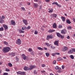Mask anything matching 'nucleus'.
Masks as SVG:
<instances>
[{"instance_id":"obj_1","label":"nucleus","mask_w":75,"mask_h":75,"mask_svg":"<svg viewBox=\"0 0 75 75\" xmlns=\"http://www.w3.org/2000/svg\"><path fill=\"white\" fill-rule=\"evenodd\" d=\"M11 50L10 48L9 47H4L2 49V51L4 53H6L9 51Z\"/></svg>"},{"instance_id":"obj_2","label":"nucleus","mask_w":75,"mask_h":75,"mask_svg":"<svg viewBox=\"0 0 75 75\" xmlns=\"http://www.w3.org/2000/svg\"><path fill=\"white\" fill-rule=\"evenodd\" d=\"M56 34H57V37H59V38H62H62H64V37H64V36H63L62 35L59 33H56Z\"/></svg>"},{"instance_id":"obj_3","label":"nucleus","mask_w":75,"mask_h":75,"mask_svg":"<svg viewBox=\"0 0 75 75\" xmlns=\"http://www.w3.org/2000/svg\"><path fill=\"white\" fill-rule=\"evenodd\" d=\"M17 74L18 75H25V73L23 71H19L17 72Z\"/></svg>"},{"instance_id":"obj_4","label":"nucleus","mask_w":75,"mask_h":75,"mask_svg":"<svg viewBox=\"0 0 75 75\" xmlns=\"http://www.w3.org/2000/svg\"><path fill=\"white\" fill-rule=\"evenodd\" d=\"M16 44H17L18 45H21V40L20 39H18L16 41Z\"/></svg>"},{"instance_id":"obj_5","label":"nucleus","mask_w":75,"mask_h":75,"mask_svg":"<svg viewBox=\"0 0 75 75\" xmlns=\"http://www.w3.org/2000/svg\"><path fill=\"white\" fill-rule=\"evenodd\" d=\"M67 50L68 48L67 47H64V48H63L62 49V51L65 52V51H67Z\"/></svg>"},{"instance_id":"obj_6","label":"nucleus","mask_w":75,"mask_h":75,"mask_svg":"<svg viewBox=\"0 0 75 75\" xmlns=\"http://www.w3.org/2000/svg\"><path fill=\"white\" fill-rule=\"evenodd\" d=\"M23 23H24V24H25V25H27V24H28V23H27V20L23 19Z\"/></svg>"},{"instance_id":"obj_7","label":"nucleus","mask_w":75,"mask_h":75,"mask_svg":"<svg viewBox=\"0 0 75 75\" xmlns=\"http://www.w3.org/2000/svg\"><path fill=\"white\" fill-rule=\"evenodd\" d=\"M50 38H52V36L51 35H47V40H50Z\"/></svg>"},{"instance_id":"obj_8","label":"nucleus","mask_w":75,"mask_h":75,"mask_svg":"<svg viewBox=\"0 0 75 75\" xmlns=\"http://www.w3.org/2000/svg\"><path fill=\"white\" fill-rule=\"evenodd\" d=\"M61 32L62 34H65V33H66V32H67V30L65 29H64L63 30H62Z\"/></svg>"},{"instance_id":"obj_9","label":"nucleus","mask_w":75,"mask_h":75,"mask_svg":"<svg viewBox=\"0 0 75 75\" xmlns=\"http://www.w3.org/2000/svg\"><path fill=\"white\" fill-rule=\"evenodd\" d=\"M3 27L4 28V29L5 30H7L8 29V27L7 26L5 25H3Z\"/></svg>"},{"instance_id":"obj_10","label":"nucleus","mask_w":75,"mask_h":75,"mask_svg":"<svg viewBox=\"0 0 75 75\" xmlns=\"http://www.w3.org/2000/svg\"><path fill=\"white\" fill-rule=\"evenodd\" d=\"M30 68L29 69V70H31L33 68H34L35 67V66H30Z\"/></svg>"},{"instance_id":"obj_11","label":"nucleus","mask_w":75,"mask_h":75,"mask_svg":"<svg viewBox=\"0 0 75 75\" xmlns=\"http://www.w3.org/2000/svg\"><path fill=\"white\" fill-rule=\"evenodd\" d=\"M59 54H60L59 53H52V55L53 57H54L55 55H59Z\"/></svg>"},{"instance_id":"obj_12","label":"nucleus","mask_w":75,"mask_h":75,"mask_svg":"<svg viewBox=\"0 0 75 75\" xmlns=\"http://www.w3.org/2000/svg\"><path fill=\"white\" fill-rule=\"evenodd\" d=\"M29 69L28 67L27 66H25L24 67V69L25 71H28Z\"/></svg>"},{"instance_id":"obj_13","label":"nucleus","mask_w":75,"mask_h":75,"mask_svg":"<svg viewBox=\"0 0 75 75\" xmlns=\"http://www.w3.org/2000/svg\"><path fill=\"white\" fill-rule=\"evenodd\" d=\"M54 44L58 46V41L57 40L55 41L54 42Z\"/></svg>"},{"instance_id":"obj_14","label":"nucleus","mask_w":75,"mask_h":75,"mask_svg":"<svg viewBox=\"0 0 75 75\" xmlns=\"http://www.w3.org/2000/svg\"><path fill=\"white\" fill-rule=\"evenodd\" d=\"M22 58H23V59H24V60H25V59H26V58L27 57L25 55V54H22Z\"/></svg>"},{"instance_id":"obj_15","label":"nucleus","mask_w":75,"mask_h":75,"mask_svg":"<svg viewBox=\"0 0 75 75\" xmlns=\"http://www.w3.org/2000/svg\"><path fill=\"white\" fill-rule=\"evenodd\" d=\"M4 23V20L1 18V17L0 16V23Z\"/></svg>"},{"instance_id":"obj_16","label":"nucleus","mask_w":75,"mask_h":75,"mask_svg":"<svg viewBox=\"0 0 75 75\" xmlns=\"http://www.w3.org/2000/svg\"><path fill=\"white\" fill-rule=\"evenodd\" d=\"M53 28H57V25H56V23H54L53 25Z\"/></svg>"},{"instance_id":"obj_17","label":"nucleus","mask_w":75,"mask_h":75,"mask_svg":"<svg viewBox=\"0 0 75 75\" xmlns=\"http://www.w3.org/2000/svg\"><path fill=\"white\" fill-rule=\"evenodd\" d=\"M55 31V30L50 29L48 31L49 33H53V32H54Z\"/></svg>"},{"instance_id":"obj_18","label":"nucleus","mask_w":75,"mask_h":75,"mask_svg":"<svg viewBox=\"0 0 75 75\" xmlns=\"http://www.w3.org/2000/svg\"><path fill=\"white\" fill-rule=\"evenodd\" d=\"M66 21L67 24H71V22L70 21V20H69L67 19L66 20Z\"/></svg>"},{"instance_id":"obj_19","label":"nucleus","mask_w":75,"mask_h":75,"mask_svg":"<svg viewBox=\"0 0 75 75\" xmlns=\"http://www.w3.org/2000/svg\"><path fill=\"white\" fill-rule=\"evenodd\" d=\"M11 23L12 24V25H15L16 23L13 20H11Z\"/></svg>"},{"instance_id":"obj_20","label":"nucleus","mask_w":75,"mask_h":75,"mask_svg":"<svg viewBox=\"0 0 75 75\" xmlns=\"http://www.w3.org/2000/svg\"><path fill=\"white\" fill-rule=\"evenodd\" d=\"M61 19H62L63 21H65V18L64 17H62Z\"/></svg>"},{"instance_id":"obj_21","label":"nucleus","mask_w":75,"mask_h":75,"mask_svg":"<svg viewBox=\"0 0 75 75\" xmlns=\"http://www.w3.org/2000/svg\"><path fill=\"white\" fill-rule=\"evenodd\" d=\"M62 58L61 57H59L57 59V61H62Z\"/></svg>"},{"instance_id":"obj_22","label":"nucleus","mask_w":75,"mask_h":75,"mask_svg":"<svg viewBox=\"0 0 75 75\" xmlns=\"http://www.w3.org/2000/svg\"><path fill=\"white\" fill-rule=\"evenodd\" d=\"M10 56H12V57H14L15 56V53H11L10 54Z\"/></svg>"},{"instance_id":"obj_23","label":"nucleus","mask_w":75,"mask_h":75,"mask_svg":"<svg viewBox=\"0 0 75 75\" xmlns=\"http://www.w3.org/2000/svg\"><path fill=\"white\" fill-rule=\"evenodd\" d=\"M45 45H47V47H50V46H51V45H50V44H49V43H45Z\"/></svg>"},{"instance_id":"obj_24","label":"nucleus","mask_w":75,"mask_h":75,"mask_svg":"<svg viewBox=\"0 0 75 75\" xmlns=\"http://www.w3.org/2000/svg\"><path fill=\"white\" fill-rule=\"evenodd\" d=\"M73 53V52L72 50H70L69 51H68V54H72V53Z\"/></svg>"},{"instance_id":"obj_25","label":"nucleus","mask_w":75,"mask_h":75,"mask_svg":"<svg viewBox=\"0 0 75 75\" xmlns=\"http://www.w3.org/2000/svg\"><path fill=\"white\" fill-rule=\"evenodd\" d=\"M70 57L71 59H74V57L73 55H71L70 56Z\"/></svg>"},{"instance_id":"obj_26","label":"nucleus","mask_w":75,"mask_h":75,"mask_svg":"<svg viewBox=\"0 0 75 75\" xmlns=\"http://www.w3.org/2000/svg\"><path fill=\"white\" fill-rule=\"evenodd\" d=\"M38 50H41L42 51V50H43V49L42 48H41V47H38Z\"/></svg>"},{"instance_id":"obj_27","label":"nucleus","mask_w":75,"mask_h":75,"mask_svg":"<svg viewBox=\"0 0 75 75\" xmlns=\"http://www.w3.org/2000/svg\"><path fill=\"white\" fill-rule=\"evenodd\" d=\"M34 7H35V8H37V7H38V4H35L34 5Z\"/></svg>"},{"instance_id":"obj_28","label":"nucleus","mask_w":75,"mask_h":75,"mask_svg":"<svg viewBox=\"0 0 75 75\" xmlns=\"http://www.w3.org/2000/svg\"><path fill=\"white\" fill-rule=\"evenodd\" d=\"M8 66H9V67H12V66H13L12 64H11V63H8Z\"/></svg>"},{"instance_id":"obj_29","label":"nucleus","mask_w":75,"mask_h":75,"mask_svg":"<svg viewBox=\"0 0 75 75\" xmlns=\"http://www.w3.org/2000/svg\"><path fill=\"white\" fill-rule=\"evenodd\" d=\"M46 57H48L50 56V54L48 53H45Z\"/></svg>"},{"instance_id":"obj_30","label":"nucleus","mask_w":75,"mask_h":75,"mask_svg":"<svg viewBox=\"0 0 75 75\" xmlns=\"http://www.w3.org/2000/svg\"><path fill=\"white\" fill-rule=\"evenodd\" d=\"M52 4H56V5H58V3L57 2H54L52 3Z\"/></svg>"},{"instance_id":"obj_31","label":"nucleus","mask_w":75,"mask_h":75,"mask_svg":"<svg viewBox=\"0 0 75 75\" xmlns=\"http://www.w3.org/2000/svg\"><path fill=\"white\" fill-rule=\"evenodd\" d=\"M19 33H24V31L21 30H19Z\"/></svg>"},{"instance_id":"obj_32","label":"nucleus","mask_w":75,"mask_h":75,"mask_svg":"<svg viewBox=\"0 0 75 75\" xmlns=\"http://www.w3.org/2000/svg\"><path fill=\"white\" fill-rule=\"evenodd\" d=\"M52 11H53V9H52L50 10V11H49L48 12L49 13H52Z\"/></svg>"},{"instance_id":"obj_33","label":"nucleus","mask_w":75,"mask_h":75,"mask_svg":"<svg viewBox=\"0 0 75 75\" xmlns=\"http://www.w3.org/2000/svg\"><path fill=\"white\" fill-rule=\"evenodd\" d=\"M3 28L2 27V28H0V31H3Z\"/></svg>"},{"instance_id":"obj_34","label":"nucleus","mask_w":75,"mask_h":75,"mask_svg":"<svg viewBox=\"0 0 75 75\" xmlns=\"http://www.w3.org/2000/svg\"><path fill=\"white\" fill-rule=\"evenodd\" d=\"M58 28H62V26L61 25H60L58 26Z\"/></svg>"},{"instance_id":"obj_35","label":"nucleus","mask_w":75,"mask_h":75,"mask_svg":"<svg viewBox=\"0 0 75 75\" xmlns=\"http://www.w3.org/2000/svg\"><path fill=\"white\" fill-rule=\"evenodd\" d=\"M68 29L69 30H71L72 29V27L71 26H69L68 27Z\"/></svg>"},{"instance_id":"obj_36","label":"nucleus","mask_w":75,"mask_h":75,"mask_svg":"<svg viewBox=\"0 0 75 75\" xmlns=\"http://www.w3.org/2000/svg\"><path fill=\"white\" fill-rule=\"evenodd\" d=\"M53 16L55 17V18H56V17H57V15L56 14H53Z\"/></svg>"},{"instance_id":"obj_37","label":"nucleus","mask_w":75,"mask_h":75,"mask_svg":"<svg viewBox=\"0 0 75 75\" xmlns=\"http://www.w3.org/2000/svg\"><path fill=\"white\" fill-rule=\"evenodd\" d=\"M4 43L5 45H8V43L6 41L4 42Z\"/></svg>"},{"instance_id":"obj_38","label":"nucleus","mask_w":75,"mask_h":75,"mask_svg":"<svg viewBox=\"0 0 75 75\" xmlns=\"http://www.w3.org/2000/svg\"><path fill=\"white\" fill-rule=\"evenodd\" d=\"M25 28L27 29V30L29 29L30 28V26H28L27 27V28H26V27H25Z\"/></svg>"},{"instance_id":"obj_39","label":"nucleus","mask_w":75,"mask_h":75,"mask_svg":"<svg viewBox=\"0 0 75 75\" xmlns=\"http://www.w3.org/2000/svg\"><path fill=\"white\" fill-rule=\"evenodd\" d=\"M50 47L52 49H55V47L53 46H51Z\"/></svg>"},{"instance_id":"obj_40","label":"nucleus","mask_w":75,"mask_h":75,"mask_svg":"<svg viewBox=\"0 0 75 75\" xmlns=\"http://www.w3.org/2000/svg\"><path fill=\"white\" fill-rule=\"evenodd\" d=\"M34 33H35V34L37 35V34H38V31H35Z\"/></svg>"},{"instance_id":"obj_41","label":"nucleus","mask_w":75,"mask_h":75,"mask_svg":"<svg viewBox=\"0 0 75 75\" xmlns=\"http://www.w3.org/2000/svg\"><path fill=\"white\" fill-rule=\"evenodd\" d=\"M71 50H72V51H73V52H75V49L74 48H73V49H71Z\"/></svg>"},{"instance_id":"obj_42","label":"nucleus","mask_w":75,"mask_h":75,"mask_svg":"<svg viewBox=\"0 0 75 75\" xmlns=\"http://www.w3.org/2000/svg\"><path fill=\"white\" fill-rule=\"evenodd\" d=\"M59 67H58V66H56V67H55V69L57 70L58 69Z\"/></svg>"},{"instance_id":"obj_43","label":"nucleus","mask_w":75,"mask_h":75,"mask_svg":"<svg viewBox=\"0 0 75 75\" xmlns=\"http://www.w3.org/2000/svg\"><path fill=\"white\" fill-rule=\"evenodd\" d=\"M3 75H8V73H4L3 74Z\"/></svg>"},{"instance_id":"obj_44","label":"nucleus","mask_w":75,"mask_h":75,"mask_svg":"<svg viewBox=\"0 0 75 75\" xmlns=\"http://www.w3.org/2000/svg\"><path fill=\"white\" fill-rule=\"evenodd\" d=\"M1 18H2V19H4V18H5V16H2Z\"/></svg>"},{"instance_id":"obj_45","label":"nucleus","mask_w":75,"mask_h":75,"mask_svg":"<svg viewBox=\"0 0 75 75\" xmlns=\"http://www.w3.org/2000/svg\"><path fill=\"white\" fill-rule=\"evenodd\" d=\"M16 59L17 61H18V60H19V59H18V58H17V57H16Z\"/></svg>"},{"instance_id":"obj_46","label":"nucleus","mask_w":75,"mask_h":75,"mask_svg":"<svg viewBox=\"0 0 75 75\" xmlns=\"http://www.w3.org/2000/svg\"><path fill=\"white\" fill-rule=\"evenodd\" d=\"M10 71V69H6V71H7V72H8Z\"/></svg>"},{"instance_id":"obj_47","label":"nucleus","mask_w":75,"mask_h":75,"mask_svg":"<svg viewBox=\"0 0 75 75\" xmlns=\"http://www.w3.org/2000/svg\"><path fill=\"white\" fill-rule=\"evenodd\" d=\"M28 51L29 52H31V51H32V50H31V49H29L28 50Z\"/></svg>"},{"instance_id":"obj_48","label":"nucleus","mask_w":75,"mask_h":75,"mask_svg":"<svg viewBox=\"0 0 75 75\" xmlns=\"http://www.w3.org/2000/svg\"><path fill=\"white\" fill-rule=\"evenodd\" d=\"M53 63L54 64H56V61H53Z\"/></svg>"},{"instance_id":"obj_49","label":"nucleus","mask_w":75,"mask_h":75,"mask_svg":"<svg viewBox=\"0 0 75 75\" xmlns=\"http://www.w3.org/2000/svg\"><path fill=\"white\" fill-rule=\"evenodd\" d=\"M70 38V37H69V36H68L67 37V39H69Z\"/></svg>"},{"instance_id":"obj_50","label":"nucleus","mask_w":75,"mask_h":75,"mask_svg":"<svg viewBox=\"0 0 75 75\" xmlns=\"http://www.w3.org/2000/svg\"><path fill=\"white\" fill-rule=\"evenodd\" d=\"M21 8L22 10H23V11L25 10V8H24L22 7H21Z\"/></svg>"},{"instance_id":"obj_51","label":"nucleus","mask_w":75,"mask_h":75,"mask_svg":"<svg viewBox=\"0 0 75 75\" xmlns=\"http://www.w3.org/2000/svg\"><path fill=\"white\" fill-rule=\"evenodd\" d=\"M34 74H37V72L36 71H34Z\"/></svg>"},{"instance_id":"obj_52","label":"nucleus","mask_w":75,"mask_h":75,"mask_svg":"<svg viewBox=\"0 0 75 75\" xmlns=\"http://www.w3.org/2000/svg\"><path fill=\"white\" fill-rule=\"evenodd\" d=\"M31 55H34L33 52H31Z\"/></svg>"},{"instance_id":"obj_53","label":"nucleus","mask_w":75,"mask_h":75,"mask_svg":"<svg viewBox=\"0 0 75 75\" xmlns=\"http://www.w3.org/2000/svg\"><path fill=\"white\" fill-rule=\"evenodd\" d=\"M62 69H64V66L62 65Z\"/></svg>"},{"instance_id":"obj_54","label":"nucleus","mask_w":75,"mask_h":75,"mask_svg":"<svg viewBox=\"0 0 75 75\" xmlns=\"http://www.w3.org/2000/svg\"><path fill=\"white\" fill-rule=\"evenodd\" d=\"M57 5V6H58V7H61L60 5L58 4V5Z\"/></svg>"},{"instance_id":"obj_55","label":"nucleus","mask_w":75,"mask_h":75,"mask_svg":"<svg viewBox=\"0 0 75 75\" xmlns=\"http://www.w3.org/2000/svg\"><path fill=\"white\" fill-rule=\"evenodd\" d=\"M45 1L46 2H49V1H50V0H45Z\"/></svg>"},{"instance_id":"obj_56","label":"nucleus","mask_w":75,"mask_h":75,"mask_svg":"<svg viewBox=\"0 0 75 75\" xmlns=\"http://www.w3.org/2000/svg\"><path fill=\"white\" fill-rule=\"evenodd\" d=\"M45 72V71L43 70V71H41V73H44Z\"/></svg>"},{"instance_id":"obj_57","label":"nucleus","mask_w":75,"mask_h":75,"mask_svg":"<svg viewBox=\"0 0 75 75\" xmlns=\"http://www.w3.org/2000/svg\"><path fill=\"white\" fill-rule=\"evenodd\" d=\"M44 50H47V48H46V47H44Z\"/></svg>"},{"instance_id":"obj_58","label":"nucleus","mask_w":75,"mask_h":75,"mask_svg":"<svg viewBox=\"0 0 75 75\" xmlns=\"http://www.w3.org/2000/svg\"><path fill=\"white\" fill-rule=\"evenodd\" d=\"M42 67H45V64H42Z\"/></svg>"},{"instance_id":"obj_59","label":"nucleus","mask_w":75,"mask_h":75,"mask_svg":"<svg viewBox=\"0 0 75 75\" xmlns=\"http://www.w3.org/2000/svg\"><path fill=\"white\" fill-rule=\"evenodd\" d=\"M22 30H25V28H24L23 27H22Z\"/></svg>"},{"instance_id":"obj_60","label":"nucleus","mask_w":75,"mask_h":75,"mask_svg":"<svg viewBox=\"0 0 75 75\" xmlns=\"http://www.w3.org/2000/svg\"><path fill=\"white\" fill-rule=\"evenodd\" d=\"M58 69L59 70H61V68L60 67H58Z\"/></svg>"},{"instance_id":"obj_61","label":"nucleus","mask_w":75,"mask_h":75,"mask_svg":"<svg viewBox=\"0 0 75 75\" xmlns=\"http://www.w3.org/2000/svg\"><path fill=\"white\" fill-rule=\"evenodd\" d=\"M73 21L74 22H75V18H73Z\"/></svg>"},{"instance_id":"obj_62","label":"nucleus","mask_w":75,"mask_h":75,"mask_svg":"<svg viewBox=\"0 0 75 75\" xmlns=\"http://www.w3.org/2000/svg\"><path fill=\"white\" fill-rule=\"evenodd\" d=\"M35 1H36V2H38V0H34Z\"/></svg>"},{"instance_id":"obj_63","label":"nucleus","mask_w":75,"mask_h":75,"mask_svg":"<svg viewBox=\"0 0 75 75\" xmlns=\"http://www.w3.org/2000/svg\"><path fill=\"white\" fill-rule=\"evenodd\" d=\"M28 5H30V3H27Z\"/></svg>"},{"instance_id":"obj_64","label":"nucleus","mask_w":75,"mask_h":75,"mask_svg":"<svg viewBox=\"0 0 75 75\" xmlns=\"http://www.w3.org/2000/svg\"><path fill=\"white\" fill-rule=\"evenodd\" d=\"M0 37H3V35H0Z\"/></svg>"}]
</instances>
